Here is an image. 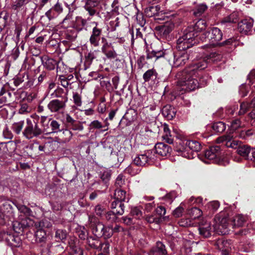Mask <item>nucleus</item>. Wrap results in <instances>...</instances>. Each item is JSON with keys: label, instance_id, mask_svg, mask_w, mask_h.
<instances>
[{"label": "nucleus", "instance_id": "nucleus-1", "mask_svg": "<svg viewBox=\"0 0 255 255\" xmlns=\"http://www.w3.org/2000/svg\"><path fill=\"white\" fill-rule=\"evenodd\" d=\"M222 56L212 52L207 54L204 59L194 62L183 70L178 72L175 76L176 85L185 91H192L199 87L204 86L207 84L208 76L198 77L200 76L203 70L207 67L208 63L220 61Z\"/></svg>", "mask_w": 255, "mask_h": 255}, {"label": "nucleus", "instance_id": "nucleus-2", "mask_svg": "<svg viewBox=\"0 0 255 255\" xmlns=\"http://www.w3.org/2000/svg\"><path fill=\"white\" fill-rule=\"evenodd\" d=\"M31 118L26 119V125L22 132V136L28 140L37 137L44 132L43 128H40L38 124L40 117L35 116Z\"/></svg>", "mask_w": 255, "mask_h": 255}, {"label": "nucleus", "instance_id": "nucleus-3", "mask_svg": "<svg viewBox=\"0 0 255 255\" xmlns=\"http://www.w3.org/2000/svg\"><path fill=\"white\" fill-rule=\"evenodd\" d=\"M201 145L199 142L193 140H185L182 141L180 146L176 149L177 154L188 159L194 157L195 152L199 151Z\"/></svg>", "mask_w": 255, "mask_h": 255}, {"label": "nucleus", "instance_id": "nucleus-4", "mask_svg": "<svg viewBox=\"0 0 255 255\" xmlns=\"http://www.w3.org/2000/svg\"><path fill=\"white\" fill-rule=\"evenodd\" d=\"M240 126L241 121L239 119L233 120L227 134L218 137L217 142L219 143H222L228 147L235 148L237 145V141L233 140L236 136L235 131Z\"/></svg>", "mask_w": 255, "mask_h": 255}, {"label": "nucleus", "instance_id": "nucleus-5", "mask_svg": "<svg viewBox=\"0 0 255 255\" xmlns=\"http://www.w3.org/2000/svg\"><path fill=\"white\" fill-rule=\"evenodd\" d=\"M205 157L207 159L220 165H226L228 163L224 158V152L218 145L211 146L206 150Z\"/></svg>", "mask_w": 255, "mask_h": 255}, {"label": "nucleus", "instance_id": "nucleus-6", "mask_svg": "<svg viewBox=\"0 0 255 255\" xmlns=\"http://www.w3.org/2000/svg\"><path fill=\"white\" fill-rule=\"evenodd\" d=\"M192 29L186 28L184 30L182 36L177 40V49L179 51H186V49L191 47L195 43L194 42L195 36L192 33Z\"/></svg>", "mask_w": 255, "mask_h": 255}, {"label": "nucleus", "instance_id": "nucleus-7", "mask_svg": "<svg viewBox=\"0 0 255 255\" xmlns=\"http://www.w3.org/2000/svg\"><path fill=\"white\" fill-rule=\"evenodd\" d=\"M222 37V32L219 28L212 27L210 30L203 32L201 35V39L203 41H208L209 44H206L205 46L209 47L218 45Z\"/></svg>", "mask_w": 255, "mask_h": 255}, {"label": "nucleus", "instance_id": "nucleus-8", "mask_svg": "<svg viewBox=\"0 0 255 255\" xmlns=\"http://www.w3.org/2000/svg\"><path fill=\"white\" fill-rule=\"evenodd\" d=\"M224 213H221L217 215L214 219V223L213 225L214 231L218 234L226 235L229 233V220L224 215Z\"/></svg>", "mask_w": 255, "mask_h": 255}, {"label": "nucleus", "instance_id": "nucleus-9", "mask_svg": "<svg viewBox=\"0 0 255 255\" xmlns=\"http://www.w3.org/2000/svg\"><path fill=\"white\" fill-rule=\"evenodd\" d=\"M40 123L43 128L44 131L47 133H57L62 130L59 122L52 119H48L47 117L41 116Z\"/></svg>", "mask_w": 255, "mask_h": 255}, {"label": "nucleus", "instance_id": "nucleus-10", "mask_svg": "<svg viewBox=\"0 0 255 255\" xmlns=\"http://www.w3.org/2000/svg\"><path fill=\"white\" fill-rule=\"evenodd\" d=\"M156 159V156L153 151L147 150L137 154L133 159V163L137 166H144L146 163H150Z\"/></svg>", "mask_w": 255, "mask_h": 255}, {"label": "nucleus", "instance_id": "nucleus-11", "mask_svg": "<svg viewBox=\"0 0 255 255\" xmlns=\"http://www.w3.org/2000/svg\"><path fill=\"white\" fill-rule=\"evenodd\" d=\"M173 59L169 61L170 64L174 67L184 65L188 61L190 56L187 51L177 50L173 54Z\"/></svg>", "mask_w": 255, "mask_h": 255}, {"label": "nucleus", "instance_id": "nucleus-12", "mask_svg": "<svg viewBox=\"0 0 255 255\" xmlns=\"http://www.w3.org/2000/svg\"><path fill=\"white\" fill-rule=\"evenodd\" d=\"M14 101L11 92L7 90L6 86H2L0 89V108L9 105Z\"/></svg>", "mask_w": 255, "mask_h": 255}, {"label": "nucleus", "instance_id": "nucleus-13", "mask_svg": "<svg viewBox=\"0 0 255 255\" xmlns=\"http://www.w3.org/2000/svg\"><path fill=\"white\" fill-rule=\"evenodd\" d=\"M34 221L27 217L22 219L20 222L16 221L13 223V230L15 232L20 233L27 228L32 226Z\"/></svg>", "mask_w": 255, "mask_h": 255}, {"label": "nucleus", "instance_id": "nucleus-14", "mask_svg": "<svg viewBox=\"0 0 255 255\" xmlns=\"http://www.w3.org/2000/svg\"><path fill=\"white\" fill-rule=\"evenodd\" d=\"M215 246L224 255H229L232 248L231 240H225L223 237L218 239L215 243Z\"/></svg>", "mask_w": 255, "mask_h": 255}, {"label": "nucleus", "instance_id": "nucleus-15", "mask_svg": "<svg viewBox=\"0 0 255 255\" xmlns=\"http://www.w3.org/2000/svg\"><path fill=\"white\" fill-rule=\"evenodd\" d=\"M64 4L68 8L69 12L61 22L62 27L65 28H74V22L73 19V9L71 7V6L73 5V2L71 5L68 4L66 2H64Z\"/></svg>", "mask_w": 255, "mask_h": 255}, {"label": "nucleus", "instance_id": "nucleus-16", "mask_svg": "<svg viewBox=\"0 0 255 255\" xmlns=\"http://www.w3.org/2000/svg\"><path fill=\"white\" fill-rule=\"evenodd\" d=\"M103 30L102 28L93 27L89 38V42L92 46L98 47L100 44V41L102 39Z\"/></svg>", "mask_w": 255, "mask_h": 255}, {"label": "nucleus", "instance_id": "nucleus-17", "mask_svg": "<svg viewBox=\"0 0 255 255\" xmlns=\"http://www.w3.org/2000/svg\"><path fill=\"white\" fill-rule=\"evenodd\" d=\"M150 150L153 151L154 154H155L156 156V154L165 156L170 153L171 148L168 145L164 143L159 142L155 144L154 149Z\"/></svg>", "mask_w": 255, "mask_h": 255}, {"label": "nucleus", "instance_id": "nucleus-18", "mask_svg": "<svg viewBox=\"0 0 255 255\" xmlns=\"http://www.w3.org/2000/svg\"><path fill=\"white\" fill-rule=\"evenodd\" d=\"M66 102L60 101L59 99L51 100L47 105L48 109L51 112H60L64 110Z\"/></svg>", "mask_w": 255, "mask_h": 255}, {"label": "nucleus", "instance_id": "nucleus-19", "mask_svg": "<svg viewBox=\"0 0 255 255\" xmlns=\"http://www.w3.org/2000/svg\"><path fill=\"white\" fill-rule=\"evenodd\" d=\"M99 4V0H87L84 8L88 12L90 17L99 14V12H97Z\"/></svg>", "mask_w": 255, "mask_h": 255}, {"label": "nucleus", "instance_id": "nucleus-20", "mask_svg": "<svg viewBox=\"0 0 255 255\" xmlns=\"http://www.w3.org/2000/svg\"><path fill=\"white\" fill-rule=\"evenodd\" d=\"M253 26V20L251 18L245 19L238 23V29L243 34H247Z\"/></svg>", "mask_w": 255, "mask_h": 255}, {"label": "nucleus", "instance_id": "nucleus-21", "mask_svg": "<svg viewBox=\"0 0 255 255\" xmlns=\"http://www.w3.org/2000/svg\"><path fill=\"white\" fill-rule=\"evenodd\" d=\"M77 30L75 28H70L65 32V39L62 42L66 45H69V43L75 40L77 36Z\"/></svg>", "mask_w": 255, "mask_h": 255}, {"label": "nucleus", "instance_id": "nucleus-22", "mask_svg": "<svg viewBox=\"0 0 255 255\" xmlns=\"http://www.w3.org/2000/svg\"><path fill=\"white\" fill-rule=\"evenodd\" d=\"M13 216L12 206L6 202L0 207V219H4L5 217H10Z\"/></svg>", "mask_w": 255, "mask_h": 255}, {"label": "nucleus", "instance_id": "nucleus-23", "mask_svg": "<svg viewBox=\"0 0 255 255\" xmlns=\"http://www.w3.org/2000/svg\"><path fill=\"white\" fill-rule=\"evenodd\" d=\"M174 27L172 21L167 22L158 27L159 32L163 37L166 38Z\"/></svg>", "mask_w": 255, "mask_h": 255}, {"label": "nucleus", "instance_id": "nucleus-24", "mask_svg": "<svg viewBox=\"0 0 255 255\" xmlns=\"http://www.w3.org/2000/svg\"><path fill=\"white\" fill-rule=\"evenodd\" d=\"M206 27V23L204 19H200L198 20L193 26H190L187 28L192 29V33H193L194 36H197V33L203 30H205Z\"/></svg>", "mask_w": 255, "mask_h": 255}, {"label": "nucleus", "instance_id": "nucleus-25", "mask_svg": "<svg viewBox=\"0 0 255 255\" xmlns=\"http://www.w3.org/2000/svg\"><path fill=\"white\" fill-rule=\"evenodd\" d=\"M166 254L165 247L160 242H157L156 246L152 248L148 253V255H166Z\"/></svg>", "mask_w": 255, "mask_h": 255}, {"label": "nucleus", "instance_id": "nucleus-26", "mask_svg": "<svg viewBox=\"0 0 255 255\" xmlns=\"http://www.w3.org/2000/svg\"><path fill=\"white\" fill-rule=\"evenodd\" d=\"M99 238L89 237L87 238V243L88 245L92 248L95 249H101L102 247L105 246V248H108V244H102L101 242L99 240Z\"/></svg>", "mask_w": 255, "mask_h": 255}, {"label": "nucleus", "instance_id": "nucleus-27", "mask_svg": "<svg viewBox=\"0 0 255 255\" xmlns=\"http://www.w3.org/2000/svg\"><path fill=\"white\" fill-rule=\"evenodd\" d=\"M161 112L162 115L167 120H172L175 117L176 113L175 108L169 105L164 106Z\"/></svg>", "mask_w": 255, "mask_h": 255}, {"label": "nucleus", "instance_id": "nucleus-28", "mask_svg": "<svg viewBox=\"0 0 255 255\" xmlns=\"http://www.w3.org/2000/svg\"><path fill=\"white\" fill-rule=\"evenodd\" d=\"M99 51H90L85 55V61L84 63V69L86 70L90 67L94 59L97 57V53Z\"/></svg>", "mask_w": 255, "mask_h": 255}, {"label": "nucleus", "instance_id": "nucleus-29", "mask_svg": "<svg viewBox=\"0 0 255 255\" xmlns=\"http://www.w3.org/2000/svg\"><path fill=\"white\" fill-rule=\"evenodd\" d=\"M68 90H64L61 88H57L54 90V92L51 94L53 97L59 98L60 101L67 102L68 101Z\"/></svg>", "mask_w": 255, "mask_h": 255}, {"label": "nucleus", "instance_id": "nucleus-30", "mask_svg": "<svg viewBox=\"0 0 255 255\" xmlns=\"http://www.w3.org/2000/svg\"><path fill=\"white\" fill-rule=\"evenodd\" d=\"M91 18L89 16L87 19H84L82 17L77 16L74 24V28L77 31H81L86 25L88 21H90Z\"/></svg>", "mask_w": 255, "mask_h": 255}, {"label": "nucleus", "instance_id": "nucleus-31", "mask_svg": "<svg viewBox=\"0 0 255 255\" xmlns=\"http://www.w3.org/2000/svg\"><path fill=\"white\" fill-rule=\"evenodd\" d=\"M111 209L117 215H122L124 213V204L123 202L114 201L111 203Z\"/></svg>", "mask_w": 255, "mask_h": 255}, {"label": "nucleus", "instance_id": "nucleus-32", "mask_svg": "<svg viewBox=\"0 0 255 255\" xmlns=\"http://www.w3.org/2000/svg\"><path fill=\"white\" fill-rule=\"evenodd\" d=\"M6 240L9 245L12 247H18L21 244V240L20 238L13 235H7Z\"/></svg>", "mask_w": 255, "mask_h": 255}, {"label": "nucleus", "instance_id": "nucleus-33", "mask_svg": "<svg viewBox=\"0 0 255 255\" xmlns=\"http://www.w3.org/2000/svg\"><path fill=\"white\" fill-rule=\"evenodd\" d=\"M91 228L93 233L96 237L99 238L103 236V230L104 226L101 223H97L92 225Z\"/></svg>", "mask_w": 255, "mask_h": 255}, {"label": "nucleus", "instance_id": "nucleus-34", "mask_svg": "<svg viewBox=\"0 0 255 255\" xmlns=\"http://www.w3.org/2000/svg\"><path fill=\"white\" fill-rule=\"evenodd\" d=\"M29 0H15L11 4L12 9L19 12L28 3Z\"/></svg>", "mask_w": 255, "mask_h": 255}, {"label": "nucleus", "instance_id": "nucleus-35", "mask_svg": "<svg viewBox=\"0 0 255 255\" xmlns=\"http://www.w3.org/2000/svg\"><path fill=\"white\" fill-rule=\"evenodd\" d=\"M164 52L163 51H154L148 52L147 53L146 59L150 60L152 62L156 61L158 58L164 56Z\"/></svg>", "mask_w": 255, "mask_h": 255}, {"label": "nucleus", "instance_id": "nucleus-36", "mask_svg": "<svg viewBox=\"0 0 255 255\" xmlns=\"http://www.w3.org/2000/svg\"><path fill=\"white\" fill-rule=\"evenodd\" d=\"M241 13L239 11H234L229 15L225 17L222 22L223 23H234L238 21Z\"/></svg>", "mask_w": 255, "mask_h": 255}, {"label": "nucleus", "instance_id": "nucleus-37", "mask_svg": "<svg viewBox=\"0 0 255 255\" xmlns=\"http://www.w3.org/2000/svg\"><path fill=\"white\" fill-rule=\"evenodd\" d=\"M114 199L116 201L123 202L126 199V192L120 188H117L115 191Z\"/></svg>", "mask_w": 255, "mask_h": 255}, {"label": "nucleus", "instance_id": "nucleus-38", "mask_svg": "<svg viewBox=\"0 0 255 255\" xmlns=\"http://www.w3.org/2000/svg\"><path fill=\"white\" fill-rule=\"evenodd\" d=\"M43 66L48 70H51L54 69L56 65V61L52 58L47 57L41 58Z\"/></svg>", "mask_w": 255, "mask_h": 255}, {"label": "nucleus", "instance_id": "nucleus-39", "mask_svg": "<svg viewBox=\"0 0 255 255\" xmlns=\"http://www.w3.org/2000/svg\"><path fill=\"white\" fill-rule=\"evenodd\" d=\"M24 121L21 120L17 122L13 123L11 126V128L12 131L16 134H19L22 133V129L24 128Z\"/></svg>", "mask_w": 255, "mask_h": 255}, {"label": "nucleus", "instance_id": "nucleus-40", "mask_svg": "<svg viewBox=\"0 0 255 255\" xmlns=\"http://www.w3.org/2000/svg\"><path fill=\"white\" fill-rule=\"evenodd\" d=\"M220 207L219 202L213 201L209 202L205 206V209L209 212V214H213L217 211Z\"/></svg>", "mask_w": 255, "mask_h": 255}, {"label": "nucleus", "instance_id": "nucleus-41", "mask_svg": "<svg viewBox=\"0 0 255 255\" xmlns=\"http://www.w3.org/2000/svg\"><path fill=\"white\" fill-rule=\"evenodd\" d=\"M157 73L154 69L148 70L143 75V79L145 82L154 80L156 78Z\"/></svg>", "mask_w": 255, "mask_h": 255}, {"label": "nucleus", "instance_id": "nucleus-42", "mask_svg": "<svg viewBox=\"0 0 255 255\" xmlns=\"http://www.w3.org/2000/svg\"><path fill=\"white\" fill-rule=\"evenodd\" d=\"M245 218L242 215H237L235 216L232 221L233 228L240 227L242 226L245 222Z\"/></svg>", "mask_w": 255, "mask_h": 255}, {"label": "nucleus", "instance_id": "nucleus-43", "mask_svg": "<svg viewBox=\"0 0 255 255\" xmlns=\"http://www.w3.org/2000/svg\"><path fill=\"white\" fill-rule=\"evenodd\" d=\"M237 145H238V144ZM250 147L247 145H243L239 146H236L235 148H237V152L239 155L247 159V157L249 156L248 152Z\"/></svg>", "mask_w": 255, "mask_h": 255}, {"label": "nucleus", "instance_id": "nucleus-44", "mask_svg": "<svg viewBox=\"0 0 255 255\" xmlns=\"http://www.w3.org/2000/svg\"><path fill=\"white\" fill-rule=\"evenodd\" d=\"M208 8L207 5L205 3L197 5L193 9V14L195 16L199 17L203 14Z\"/></svg>", "mask_w": 255, "mask_h": 255}, {"label": "nucleus", "instance_id": "nucleus-45", "mask_svg": "<svg viewBox=\"0 0 255 255\" xmlns=\"http://www.w3.org/2000/svg\"><path fill=\"white\" fill-rule=\"evenodd\" d=\"M28 79L27 73H19L13 79L14 85L17 87Z\"/></svg>", "mask_w": 255, "mask_h": 255}, {"label": "nucleus", "instance_id": "nucleus-46", "mask_svg": "<svg viewBox=\"0 0 255 255\" xmlns=\"http://www.w3.org/2000/svg\"><path fill=\"white\" fill-rule=\"evenodd\" d=\"M37 231L35 233V241L37 242H43L46 239L45 231L42 228H37Z\"/></svg>", "mask_w": 255, "mask_h": 255}, {"label": "nucleus", "instance_id": "nucleus-47", "mask_svg": "<svg viewBox=\"0 0 255 255\" xmlns=\"http://www.w3.org/2000/svg\"><path fill=\"white\" fill-rule=\"evenodd\" d=\"M199 230L201 235L205 238H208L211 235L212 227L209 224H207L204 226L200 227Z\"/></svg>", "mask_w": 255, "mask_h": 255}, {"label": "nucleus", "instance_id": "nucleus-48", "mask_svg": "<svg viewBox=\"0 0 255 255\" xmlns=\"http://www.w3.org/2000/svg\"><path fill=\"white\" fill-rule=\"evenodd\" d=\"M67 232L65 230L58 229L56 231L55 238L57 241L64 242L67 237Z\"/></svg>", "mask_w": 255, "mask_h": 255}, {"label": "nucleus", "instance_id": "nucleus-49", "mask_svg": "<svg viewBox=\"0 0 255 255\" xmlns=\"http://www.w3.org/2000/svg\"><path fill=\"white\" fill-rule=\"evenodd\" d=\"M188 214L192 219H195L201 216L202 211L198 208L194 207L188 211Z\"/></svg>", "mask_w": 255, "mask_h": 255}, {"label": "nucleus", "instance_id": "nucleus-50", "mask_svg": "<svg viewBox=\"0 0 255 255\" xmlns=\"http://www.w3.org/2000/svg\"><path fill=\"white\" fill-rule=\"evenodd\" d=\"M119 18L118 17L113 18L109 23L108 30L110 31H114L117 27L119 26Z\"/></svg>", "mask_w": 255, "mask_h": 255}, {"label": "nucleus", "instance_id": "nucleus-51", "mask_svg": "<svg viewBox=\"0 0 255 255\" xmlns=\"http://www.w3.org/2000/svg\"><path fill=\"white\" fill-rule=\"evenodd\" d=\"M76 232L78 234L79 237L81 240L87 239L88 232L87 230L84 226H78L76 228Z\"/></svg>", "mask_w": 255, "mask_h": 255}, {"label": "nucleus", "instance_id": "nucleus-52", "mask_svg": "<svg viewBox=\"0 0 255 255\" xmlns=\"http://www.w3.org/2000/svg\"><path fill=\"white\" fill-rule=\"evenodd\" d=\"M213 129L217 132H222L226 129V126L222 122L215 123L212 125Z\"/></svg>", "mask_w": 255, "mask_h": 255}, {"label": "nucleus", "instance_id": "nucleus-53", "mask_svg": "<svg viewBox=\"0 0 255 255\" xmlns=\"http://www.w3.org/2000/svg\"><path fill=\"white\" fill-rule=\"evenodd\" d=\"M69 254L70 255H83V251L78 246L74 244L70 245Z\"/></svg>", "mask_w": 255, "mask_h": 255}, {"label": "nucleus", "instance_id": "nucleus-54", "mask_svg": "<svg viewBox=\"0 0 255 255\" xmlns=\"http://www.w3.org/2000/svg\"><path fill=\"white\" fill-rule=\"evenodd\" d=\"M125 184V177L123 174H119L117 177L115 181V185L117 188L123 187Z\"/></svg>", "mask_w": 255, "mask_h": 255}, {"label": "nucleus", "instance_id": "nucleus-55", "mask_svg": "<svg viewBox=\"0 0 255 255\" xmlns=\"http://www.w3.org/2000/svg\"><path fill=\"white\" fill-rule=\"evenodd\" d=\"M250 108H251L250 103L247 102L242 103L240 105V109L238 113L239 115L245 114Z\"/></svg>", "mask_w": 255, "mask_h": 255}, {"label": "nucleus", "instance_id": "nucleus-56", "mask_svg": "<svg viewBox=\"0 0 255 255\" xmlns=\"http://www.w3.org/2000/svg\"><path fill=\"white\" fill-rule=\"evenodd\" d=\"M113 234V230H112V226H104V229L103 230V236L102 237H104L105 239L109 238L112 237Z\"/></svg>", "mask_w": 255, "mask_h": 255}, {"label": "nucleus", "instance_id": "nucleus-57", "mask_svg": "<svg viewBox=\"0 0 255 255\" xmlns=\"http://www.w3.org/2000/svg\"><path fill=\"white\" fill-rule=\"evenodd\" d=\"M18 211L22 213H23L25 217L29 216L31 214V210L24 205H19L17 207Z\"/></svg>", "mask_w": 255, "mask_h": 255}, {"label": "nucleus", "instance_id": "nucleus-58", "mask_svg": "<svg viewBox=\"0 0 255 255\" xmlns=\"http://www.w3.org/2000/svg\"><path fill=\"white\" fill-rule=\"evenodd\" d=\"M130 214L136 219H139L142 216V212L141 210L137 207L131 208Z\"/></svg>", "mask_w": 255, "mask_h": 255}, {"label": "nucleus", "instance_id": "nucleus-59", "mask_svg": "<svg viewBox=\"0 0 255 255\" xmlns=\"http://www.w3.org/2000/svg\"><path fill=\"white\" fill-rule=\"evenodd\" d=\"M31 108L26 103H22L20 104V108L19 109V113L20 114H25L30 112Z\"/></svg>", "mask_w": 255, "mask_h": 255}, {"label": "nucleus", "instance_id": "nucleus-60", "mask_svg": "<svg viewBox=\"0 0 255 255\" xmlns=\"http://www.w3.org/2000/svg\"><path fill=\"white\" fill-rule=\"evenodd\" d=\"M249 80L251 88L253 91H255V72H252L249 75Z\"/></svg>", "mask_w": 255, "mask_h": 255}, {"label": "nucleus", "instance_id": "nucleus-61", "mask_svg": "<svg viewBox=\"0 0 255 255\" xmlns=\"http://www.w3.org/2000/svg\"><path fill=\"white\" fill-rule=\"evenodd\" d=\"M102 42L103 43V45L102 46L101 50L102 52L104 53L109 50V48L112 46V44L111 43H109L106 38L104 37H102Z\"/></svg>", "mask_w": 255, "mask_h": 255}, {"label": "nucleus", "instance_id": "nucleus-62", "mask_svg": "<svg viewBox=\"0 0 255 255\" xmlns=\"http://www.w3.org/2000/svg\"><path fill=\"white\" fill-rule=\"evenodd\" d=\"M36 228H49L51 226V224L46 220H43L40 222L35 223Z\"/></svg>", "mask_w": 255, "mask_h": 255}, {"label": "nucleus", "instance_id": "nucleus-63", "mask_svg": "<svg viewBox=\"0 0 255 255\" xmlns=\"http://www.w3.org/2000/svg\"><path fill=\"white\" fill-rule=\"evenodd\" d=\"M53 10H54L55 12L59 15L60 13L63 12V8L62 4L57 1V2L52 6Z\"/></svg>", "mask_w": 255, "mask_h": 255}, {"label": "nucleus", "instance_id": "nucleus-64", "mask_svg": "<svg viewBox=\"0 0 255 255\" xmlns=\"http://www.w3.org/2000/svg\"><path fill=\"white\" fill-rule=\"evenodd\" d=\"M3 136L4 138L7 139H11L13 137L12 132L7 127H5L3 130Z\"/></svg>", "mask_w": 255, "mask_h": 255}]
</instances>
